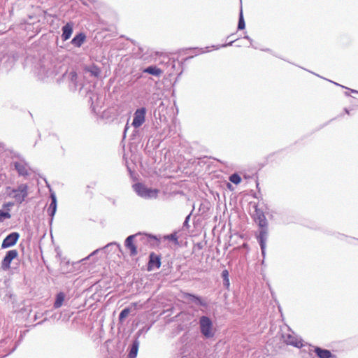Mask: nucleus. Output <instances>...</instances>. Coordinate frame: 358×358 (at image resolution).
<instances>
[{
    "label": "nucleus",
    "mask_w": 358,
    "mask_h": 358,
    "mask_svg": "<svg viewBox=\"0 0 358 358\" xmlns=\"http://www.w3.org/2000/svg\"><path fill=\"white\" fill-rule=\"evenodd\" d=\"M73 23L72 22H67L62 27V38L64 41L69 40L73 33Z\"/></svg>",
    "instance_id": "nucleus-15"
},
{
    "label": "nucleus",
    "mask_w": 358,
    "mask_h": 358,
    "mask_svg": "<svg viewBox=\"0 0 358 358\" xmlns=\"http://www.w3.org/2000/svg\"><path fill=\"white\" fill-rule=\"evenodd\" d=\"M229 179L230 182H231L232 183H234L235 185H238L241 182V176L236 173L231 174L229 176Z\"/></svg>",
    "instance_id": "nucleus-29"
},
{
    "label": "nucleus",
    "mask_w": 358,
    "mask_h": 358,
    "mask_svg": "<svg viewBox=\"0 0 358 358\" xmlns=\"http://www.w3.org/2000/svg\"><path fill=\"white\" fill-rule=\"evenodd\" d=\"M164 238L173 242L176 245L178 244V239L176 232L166 236Z\"/></svg>",
    "instance_id": "nucleus-31"
},
{
    "label": "nucleus",
    "mask_w": 358,
    "mask_h": 358,
    "mask_svg": "<svg viewBox=\"0 0 358 358\" xmlns=\"http://www.w3.org/2000/svg\"><path fill=\"white\" fill-rule=\"evenodd\" d=\"M130 312H131L130 308L127 307V308H124V309H122L119 315V318H118L119 322L121 323L123 322V321L129 315Z\"/></svg>",
    "instance_id": "nucleus-27"
},
{
    "label": "nucleus",
    "mask_w": 358,
    "mask_h": 358,
    "mask_svg": "<svg viewBox=\"0 0 358 358\" xmlns=\"http://www.w3.org/2000/svg\"><path fill=\"white\" fill-rule=\"evenodd\" d=\"M268 237V234L265 235V232L262 233V234L257 235V240L260 246L261 252L264 258L265 257L266 255V247Z\"/></svg>",
    "instance_id": "nucleus-16"
},
{
    "label": "nucleus",
    "mask_w": 358,
    "mask_h": 358,
    "mask_svg": "<svg viewBox=\"0 0 358 358\" xmlns=\"http://www.w3.org/2000/svg\"><path fill=\"white\" fill-rule=\"evenodd\" d=\"M15 170L20 176H26L29 175V166L27 163L23 161L15 162L13 163Z\"/></svg>",
    "instance_id": "nucleus-14"
},
{
    "label": "nucleus",
    "mask_w": 358,
    "mask_h": 358,
    "mask_svg": "<svg viewBox=\"0 0 358 358\" xmlns=\"http://www.w3.org/2000/svg\"><path fill=\"white\" fill-rule=\"evenodd\" d=\"M139 237L140 241L143 242L149 241L151 239H157L156 236L153 235H147L138 233L134 235H130L124 241V246L129 250V255L131 257L136 256L138 254L137 247L134 243L136 238Z\"/></svg>",
    "instance_id": "nucleus-2"
},
{
    "label": "nucleus",
    "mask_w": 358,
    "mask_h": 358,
    "mask_svg": "<svg viewBox=\"0 0 358 358\" xmlns=\"http://www.w3.org/2000/svg\"><path fill=\"white\" fill-rule=\"evenodd\" d=\"M14 206L13 202H8L3 204L2 207L3 209L6 210V211L10 212V209L11 207Z\"/></svg>",
    "instance_id": "nucleus-33"
},
{
    "label": "nucleus",
    "mask_w": 358,
    "mask_h": 358,
    "mask_svg": "<svg viewBox=\"0 0 358 358\" xmlns=\"http://www.w3.org/2000/svg\"><path fill=\"white\" fill-rule=\"evenodd\" d=\"M344 111H345V113L346 114H348V115H350V110H349L348 108H344Z\"/></svg>",
    "instance_id": "nucleus-39"
},
{
    "label": "nucleus",
    "mask_w": 358,
    "mask_h": 358,
    "mask_svg": "<svg viewBox=\"0 0 358 358\" xmlns=\"http://www.w3.org/2000/svg\"><path fill=\"white\" fill-rule=\"evenodd\" d=\"M89 96V103H90V107L92 108V110L94 113H96V102L94 101V96L96 97V101L98 100V96L97 94H94L92 92H88Z\"/></svg>",
    "instance_id": "nucleus-26"
},
{
    "label": "nucleus",
    "mask_w": 358,
    "mask_h": 358,
    "mask_svg": "<svg viewBox=\"0 0 358 358\" xmlns=\"http://www.w3.org/2000/svg\"><path fill=\"white\" fill-rule=\"evenodd\" d=\"M146 111L147 110L145 107H141L134 112L131 124L134 128L140 127L145 122Z\"/></svg>",
    "instance_id": "nucleus-7"
},
{
    "label": "nucleus",
    "mask_w": 358,
    "mask_h": 358,
    "mask_svg": "<svg viewBox=\"0 0 358 358\" xmlns=\"http://www.w3.org/2000/svg\"><path fill=\"white\" fill-rule=\"evenodd\" d=\"M65 296V294L62 292H60L57 294L55 301L53 305L54 308L57 309L63 305Z\"/></svg>",
    "instance_id": "nucleus-23"
},
{
    "label": "nucleus",
    "mask_w": 358,
    "mask_h": 358,
    "mask_svg": "<svg viewBox=\"0 0 358 358\" xmlns=\"http://www.w3.org/2000/svg\"><path fill=\"white\" fill-rule=\"evenodd\" d=\"M85 69L94 77H99L101 73L100 69L94 64L87 66Z\"/></svg>",
    "instance_id": "nucleus-24"
},
{
    "label": "nucleus",
    "mask_w": 358,
    "mask_h": 358,
    "mask_svg": "<svg viewBox=\"0 0 358 358\" xmlns=\"http://www.w3.org/2000/svg\"><path fill=\"white\" fill-rule=\"evenodd\" d=\"M345 96H350V94L348 93V92H345Z\"/></svg>",
    "instance_id": "nucleus-42"
},
{
    "label": "nucleus",
    "mask_w": 358,
    "mask_h": 358,
    "mask_svg": "<svg viewBox=\"0 0 358 358\" xmlns=\"http://www.w3.org/2000/svg\"><path fill=\"white\" fill-rule=\"evenodd\" d=\"M86 39V35L83 32H79L71 40V43L73 45L80 48Z\"/></svg>",
    "instance_id": "nucleus-19"
},
{
    "label": "nucleus",
    "mask_w": 358,
    "mask_h": 358,
    "mask_svg": "<svg viewBox=\"0 0 358 358\" xmlns=\"http://www.w3.org/2000/svg\"><path fill=\"white\" fill-rule=\"evenodd\" d=\"M194 49L198 50V52H196V55H199V54H201V53H203V52H209L210 51L209 47H206V51H203V50H202V49H199L197 48H196Z\"/></svg>",
    "instance_id": "nucleus-36"
},
{
    "label": "nucleus",
    "mask_w": 358,
    "mask_h": 358,
    "mask_svg": "<svg viewBox=\"0 0 358 358\" xmlns=\"http://www.w3.org/2000/svg\"><path fill=\"white\" fill-rule=\"evenodd\" d=\"M229 275V274L227 269H224L222 271L221 276L223 280V286L228 290L229 289L230 287Z\"/></svg>",
    "instance_id": "nucleus-25"
},
{
    "label": "nucleus",
    "mask_w": 358,
    "mask_h": 358,
    "mask_svg": "<svg viewBox=\"0 0 358 358\" xmlns=\"http://www.w3.org/2000/svg\"><path fill=\"white\" fill-rule=\"evenodd\" d=\"M244 38H245V39L248 40V41L250 42V45H251L252 47H254V46L252 45V39L249 36H248V35L245 36H244Z\"/></svg>",
    "instance_id": "nucleus-37"
},
{
    "label": "nucleus",
    "mask_w": 358,
    "mask_h": 358,
    "mask_svg": "<svg viewBox=\"0 0 358 358\" xmlns=\"http://www.w3.org/2000/svg\"><path fill=\"white\" fill-rule=\"evenodd\" d=\"M357 242H358V240H357Z\"/></svg>",
    "instance_id": "nucleus-46"
},
{
    "label": "nucleus",
    "mask_w": 358,
    "mask_h": 358,
    "mask_svg": "<svg viewBox=\"0 0 358 358\" xmlns=\"http://www.w3.org/2000/svg\"><path fill=\"white\" fill-rule=\"evenodd\" d=\"M67 78L69 80V82H70V83H69L70 87L73 90H76V88H77V79H78V75H77L76 72L71 71L68 74Z\"/></svg>",
    "instance_id": "nucleus-21"
},
{
    "label": "nucleus",
    "mask_w": 358,
    "mask_h": 358,
    "mask_svg": "<svg viewBox=\"0 0 358 358\" xmlns=\"http://www.w3.org/2000/svg\"><path fill=\"white\" fill-rule=\"evenodd\" d=\"M314 352L319 358H336L330 350L318 346L314 347Z\"/></svg>",
    "instance_id": "nucleus-17"
},
{
    "label": "nucleus",
    "mask_w": 358,
    "mask_h": 358,
    "mask_svg": "<svg viewBox=\"0 0 358 358\" xmlns=\"http://www.w3.org/2000/svg\"><path fill=\"white\" fill-rule=\"evenodd\" d=\"M27 190V185L26 184H21L17 189H13L12 192L14 193L13 196L17 202L22 203L28 195Z\"/></svg>",
    "instance_id": "nucleus-8"
},
{
    "label": "nucleus",
    "mask_w": 358,
    "mask_h": 358,
    "mask_svg": "<svg viewBox=\"0 0 358 358\" xmlns=\"http://www.w3.org/2000/svg\"><path fill=\"white\" fill-rule=\"evenodd\" d=\"M17 255L18 252L16 250H8L1 262L2 269L4 271L9 269L10 267L11 262L15 259Z\"/></svg>",
    "instance_id": "nucleus-9"
},
{
    "label": "nucleus",
    "mask_w": 358,
    "mask_h": 358,
    "mask_svg": "<svg viewBox=\"0 0 358 358\" xmlns=\"http://www.w3.org/2000/svg\"><path fill=\"white\" fill-rule=\"evenodd\" d=\"M140 342L138 338L133 341L132 344L129 347L128 357L136 358L138 354Z\"/></svg>",
    "instance_id": "nucleus-20"
},
{
    "label": "nucleus",
    "mask_w": 358,
    "mask_h": 358,
    "mask_svg": "<svg viewBox=\"0 0 358 358\" xmlns=\"http://www.w3.org/2000/svg\"><path fill=\"white\" fill-rule=\"evenodd\" d=\"M161 266L160 257L155 252H151L149 255V261L148 264V270L152 271L154 268H159Z\"/></svg>",
    "instance_id": "nucleus-13"
},
{
    "label": "nucleus",
    "mask_w": 358,
    "mask_h": 358,
    "mask_svg": "<svg viewBox=\"0 0 358 358\" xmlns=\"http://www.w3.org/2000/svg\"><path fill=\"white\" fill-rule=\"evenodd\" d=\"M128 129V124H126L125 127H124V135L125 136V133L127 131V130Z\"/></svg>",
    "instance_id": "nucleus-40"
},
{
    "label": "nucleus",
    "mask_w": 358,
    "mask_h": 358,
    "mask_svg": "<svg viewBox=\"0 0 358 358\" xmlns=\"http://www.w3.org/2000/svg\"><path fill=\"white\" fill-rule=\"evenodd\" d=\"M142 72L156 77H160L163 71L155 65H150L142 69Z\"/></svg>",
    "instance_id": "nucleus-18"
},
{
    "label": "nucleus",
    "mask_w": 358,
    "mask_h": 358,
    "mask_svg": "<svg viewBox=\"0 0 358 358\" xmlns=\"http://www.w3.org/2000/svg\"><path fill=\"white\" fill-rule=\"evenodd\" d=\"M284 342L289 345H292L297 348L303 347V340L298 336L293 334H283L282 335Z\"/></svg>",
    "instance_id": "nucleus-6"
},
{
    "label": "nucleus",
    "mask_w": 358,
    "mask_h": 358,
    "mask_svg": "<svg viewBox=\"0 0 358 358\" xmlns=\"http://www.w3.org/2000/svg\"><path fill=\"white\" fill-rule=\"evenodd\" d=\"M48 15L54 18H57V15L56 14L48 13Z\"/></svg>",
    "instance_id": "nucleus-38"
},
{
    "label": "nucleus",
    "mask_w": 358,
    "mask_h": 358,
    "mask_svg": "<svg viewBox=\"0 0 358 358\" xmlns=\"http://www.w3.org/2000/svg\"><path fill=\"white\" fill-rule=\"evenodd\" d=\"M191 215H192V212L185 217V221L183 222V227L187 228V229L189 228V221Z\"/></svg>",
    "instance_id": "nucleus-34"
},
{
    "label": "nucleus",
    "mask_w": 358,
    "mask_h": 358,
    "mask_svg": "<svg viewBox=\"0 0 358 358\" xmlns=\"http://www.w3.org/2000/svg\"><path fill=\"white\" fill-rule=\"evenodd\" d=\"M235 41H236V40H233V41H231L230 42H229L227 43H224V44L220 45H216V46L213 45V48H214L216 50H218L220 48H225V47H227V46L232 45L233 43L235 42Z\"/></svg>",
    "instance_id": "nucleus-32"
},
{
    "label": "nucleus",
    "mask_w": 358,
    "mask_h": 358,
    "mask_svg": "<svg viewBox=\"0 0 358 358\" xmlns=\"http://www.w3.org/2000/svg\"><path fill=\"white\" fill-rule=\"evenodd\" d=\"M10 212L0 210V222H3L5 220L10 219Z\"/></svg>",
    "instance_id": "nucleus-30"
},
{
    "label": "nucleus",
    "mask_w": 358,
    "mask_h": 358,
    "mask_svg": "<svg viewBox=\"0 0 358 358\" xmlns=\"http://www.w3.org/2000/svg\"><path fill=\"white\" fill-rule=\"evenodd\" d=\"M331 83H333L334 84H335L336 85H338V86H340V87H341L345 88V87H344V86H343V85H340V84H338V83H335V82H333V81H331ZM346 89H348V90H350V92H352V93L358 94V91H357V90H352V89H349V88H348V87H346Z\"/></svg>",
    "instance_id": "nucleus-35"
},
{
    "label": "nucleus",
    "mask_w": 358,
    "mask_h": 358,
    "mask_svg": "<svg viewBox=\"0 0 358 358\" xmlns=\"http://www.w3.org/2000/svg\"><path fill=\"white\" fill-rule=\"evenodd\" d=\"M50 199L51 202L47 209V213L50 216V223L51 224L53 221V217L56 213L57 211V197L54 192H51L50 194Z\"/></svg>",
    "instance_id": "nucleus-12"
},
{
    "label": "nucleus",
    "mask_w": 358,
    "mask_h": 358,
    "mask_svg": "<svg viewBox=\"0 0 358 358\" xmlns=\"http://www.w3.org/2000/svg\"><path fill=\"white\" fill-rule=\"evenodd\" d=\"M60 68L52 57H43L38 64L37 75L41 80L53 78L59 73Z\"/></svg>",
    "instance_id": "nucleus-1"
},
{
    "label": "nucleus",
    "mask_w": 358,
    "mask_h": 358,
    "mask_svg": "<svg viewBox=\"0 0 358 358\" xmlns=\"http://www.w3.org/2000/svg\"><path fill=\"white\" fill-rule=\"evenodd\" d=\"M133 187L136 193L143 199H156L158 196L159 190L157 189L148 187L140 182L134 184Z\"/></svg>",
    "instance_id": "nucleus-4"
},
{
    "label": "nucleus",
    "mask_w": 358,
    "mask_h": 358,
    "mask_svg": "<svg viewBox=\"0 0 358 358\" xmlns=\"http://www.w3.org/2000/svg\"><path fill=\"white\" fill-rule=\"evenodd\" d=\"M43 322H38L37 324H41Z\"/></svg>",
    "instance_id": "nucleus-45"
},
{
    "label": "nucleus",
    "mask_w": 358,
    "mask_h": 358,
    "mask_svg": "<svg viewBox=\"0 0 358 358\" xmlns=\"http://www.w3.org/2000/svg\"><path fill=\"white\" fill-rule=\"evenodd\" d=\"M113 248H115L117 249H119L120 250V245L119 244H117L116 243H108L107 244L105 247H103L102 249H96L94 251H93L88 257V258L90 257V256H92V255H94L96 254H97L99 251L101 250H103L105 252H107L110 249H112Z\"/></svg>",
    "instance_id": "nucleus-22"
},
{
    "label": "nucleus",
    "mask_w": 358,
    "mask_h": 358,
    "mask_svg": "<svg viewBox=\"0 0 358 358\" xmlns=\"http://www.w3.org/2000/svg\"><path fill=\"white\" fill-rule=\"evenodd\" d=\"M245 27V22L244 20L242 8H241V10L239 13L238 22V29L242 30V29H244Z\"/></svg>",
    "instance_id": "nucleus-28"
},
{
    "label": "nucleus",
    "mask_w": 358,
    "mask_h": 358,
    "mask_svg": "<svg viewBox=\"0 0 358 358\" xmlns=\"http://www.w3.org/2000/svg\"><path fill=\"white\" fill-rule=\"evenodd\" d=\"M184 298L189 302L193 303L196 306H199L204 308L208 307V303L206 302V301L199 296L190 293H185Z\"/></svg>",
    "instance_id": "nucleus-10"
},
{
    "label": "nucleus",
    "mask_w": 358,
    "mask_h": 358,
    "mask_svg": "<svg viewBox=\"0 0 358 358\" xmlns=\"http://www.w3.org/2000/svg\"><path fill=\"white\" fill-rule=\"evenodd\" d=\"M262 50L265 51V52H271V51L269 48L262 49Z\"/></svg>",
    "instance_id": "nucleus-41"
},
{
    "label": "nucleus",
    "mask_w": 358,
    "mask_h": 358,
    "mask_svg": "<svg viewBox=\"0 0 358 358\" xmlns=\"http://www.w3.org/2000/svg\"><path fill=\"white\" fill-rule=\"evenodd\" d=\"M255 208L254 220L259 227L258 234H262L264 232H265V235L268 234V221L264 213L258 208L257 206H255Z\"/></svg>",
    "instance_id": "nucleus-5"
},
{
    "label": "nucleus",
    "mask_w": 358,
    "mask_h": 358,
    "mask_svg": "<svg viewBox=\"0 0 358 358\" xmlns=\"http://www.w3.org/2000/svg\"><path fill=\"white\" fill-rule=\"evenodd\" d=\"M132 305H133L134 307H136V305H137V303H132Z\"/></svg>",
    "instance_id": "nucleus-44"
},
{
    "label": "nucleus",
    "mask_w": 358,
    "mask_h": 358,
    "mask_svg": "<svg viewBox=\"0 0 358 358\" xmlns=\"http://www.w3.org/2000/svg\"><path fill=\"white\" fill-rule=\"evenodd\" d=\"M199 324L200 332L205 338L210 339L214 337L215 329H214L213 322L209 317L206 315L200 317Z\"/></svg>",
    "instance_id": "nucleus-3"
},
{
    "label": "nucleus",
    "mask_w": 358,
    "mask_h": 358,
    "mask_svg": "<svg viewBox=\"0 0 358 358\" xmlns=\"http://www.w3.org/2000/svg\"><path fill=\"white\" fill-rule=\"evenodd\" d=\"M139 50L141 51V52H143L144 49L141 47H139Z\"/></svg>",
    "instance_id": "nucleus-43"
},
{
    "label": "nucleus",
    "mask_w": 358,
    "mask_h": 358,
    "mask_svg": "<svg viewBox=\"0 0 358 358\" xmlns=\"http://www.w3.org/2000/svg\"><path fill=\"white\" fill-rule=\"evenodd\" d=\"M20 237L17 232H12L9 234L3 240L1 243L2 248H8L16 244Z\"/></svg>",
    "instance_id": "nucleus-11"
}]
</instances>
